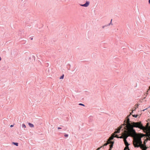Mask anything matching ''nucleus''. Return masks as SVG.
<instances>
[{
    "mask_svg": "<svg viewBox=\"0 0 150 150\" xmlns=\"http://www.w3.org/2000/svg\"><path fill=\"white\" fill-rule=\"evenodd\" d=\"M89 3H90L89 1H86V2L84 4H85V7H88V5H89Z\"/></svg>",
    "mask_w": 150,
    "mask_h": 150,
    "instance_id": "5",
    "label": "nucleus"
},
{
    "mask_svg": "<svg viewBox=\"0 0 150 150\" xmlns=\"http://www.w3.org/2000/svg\"><path fill=\"white\" fill-rule=\"evenodd\" d=\"M148 140H150V137H149Z\"/></svg>",
    "mask_w": 150,
    "mask_h": 150,
    "instance_id": "24",
    "label": "nucleus"
},
{
    "mask_svg": "<svg viewBox=\"0 0 150 150\" xmlns=\"http://www.w3.org/2000/svg\"><path fill=\"white\" fill-rule=\"evenodd\" d=\"M22 126L23 127V128H25L26 127V126L24 124H22Z\"/></svg>",
    "mask_w": 150,
    "mask_h": 150,
    "instance_id": "14",
    "label": "nucleus"
},
{
    "mask_svg": "<svg viewBox=\"0 0 150 150\" xmlns=\"http://www.w3.org/2000/svg\"><path fill=\"white\" fill-rule=\"evenodd\" d=\"M112 19L111 20V21L110 22V23L108 24L107 25H104V26L105 27H107L108 26L110 25L111 24L112 25Z\"/></svg>",
    "mask_w": 150,
    "mask_h": 150,
    "instance_id": "7",
    "label": "nucleus"
},
{
    "mask_svg": "<svg viewBox=\"0 0 150 150\" xmlns=\"http://www.w3.org/2000/svg\"><path fill=\"white\" fill-rule=\"evenodd\" d=\"M105 27L104 26V25L103 26H102V28H104Z\"/></svg>",
    "mask_w": 150,
    "mask_h": 150,
    "instance_id": "21",
    "label": "nucleus"
},
{
    "mask_svg": "<svg viewBox=\"0 0 150 150\" xmlns=\"http://www.w3.org/2000/svg\"><path fill=\"white\" fill-rule=\"evenodd\" d=\"M135 109H134V110H133L132 111V112H133L134 111H135Z\"/></svg>",
    "mask_w": 150,
    "mask_h": 150,
    "instance_id": "25",
    "label": "nucleus"
},
{
    "mask_svg": "<svg viewBox=\"0 0 150 150\" xmlns=\"http://www.w3.org/2000/svg\"><path fill=\"white\" fill-rule=\"evenodd\" d=\"M118 137V135H116V134H115V136H114V137H116V138H118V137Z\"/></svg>",
    "mask_w": 150,
    "mask_h": 150,
    "instance_id": "16",
    "label": "nucleus"
},
{
    "mask_svg": "<svg viewBox=\"0 0 150 150\" xmlns=\"http://www.w3.org/2000/svg\"><path fill=\"white\" fill-rule=\"evenodd\" d=\"M1 60V58L0 57V61Z\"/></svg>",
    "mask_w": 150,
    "mask_h": 150,
    "instance_id": "26",
    "label": "nucleus"
},
{
    "mask_svg": "<svg viewBox=\"0 0 150 150\" xmlns=\"http://www.w3.org/2000/svg\"><path fill=\"white\" fill-rule=\"evenodd\" d=\"M146 109H144V110H143V111H144V110H146Z\"/></svg>",
    "mask_w": 150,
    "mask_h": 150,
    "instance_id": "27",
    "label": "nucleus"
},
{
    "mask_svg": "<svg viewBox=\"0 0 150 150\" xmlns=\"http://www.w3.org/2000/svg\"><path fill=\"white\" fill-rule=\"evenodd\" d=\"M133 144L135 147H140L142 150H146L145 146L142 144V142L141 137L134 140L133 142Z\"/></svg>",
    "mask_w": 150,
    "mask_h": 150,
    "instance_id": "2",
    "label": "nucleus"
},
{
    "mask_svg": "<svg viewBox=\"0 0 150 150\" xmlns=\"http://www.w3.org/2000/svg\"><path fill=\"white\" fill-rule=\"evenodd\" d=\"M102 147V146H101L98 149H97L96 150H99Z\"/></svg>",
    "mask_w": 150,
    "mask_h": 150,
    "instance_id": "15",
    "label": "nucleus"
},
{
    "mask_svg": "<svg viewBox=\"0 0 150 150\" xmlns=\"http://www.w3.org/2000/svg\"><path fill=\"white\" fill-rule=\"evenodd\" d=\"M133 112L132 111V112L130 113V114L128 115V116H129L131 115H132Z\"/></svg>",
    "mask_w": 150,
    "mask_h": 150,
    "instance_id": "20",
    "label": "nucleus"
},
{
    "mask_svg": "<svg viewBox=\"0 0 150 150\" xmlns=\"http://www.w3.org/2000/svg\"><path fill=\"white\" fill-rule=\"evenodd\" d=\"M79 105L83 106H84L85 105L81 103H80L79 104Z\"/></svg>",
    "mask_w": 150,
    "mask_h": 150,
    "instance_id": "13",
    "label": "nucleus"
},
{
    "mask_svg": "<svg viewBox=\"0 0 150 150\" xmlns=\"http://www.w3.org/2000/svg\"><path fill=\"white\" fill-rule=\"evenodd\" d=\"M138 105H137V107H138Z\"/></svg>",
    "mask_w": 150,
    "mask_h": 150,
    "instance_id": "29",
    "label": "nucleus"
},
{
    "mask_svg": "<svg viewBox=\"0 0 150 150\" xmlns=\"http://www.w3.org/2000/svg\"><path fill=\"white\" fill-rule=\"evenodd\" d=\"M112 146H113V145H112V146H111V148H112Z\"/></svg>",
    "mask_w": 150,
    "mask_h": 150,
    "instance_id": "31",
    "label": "nucleus"
},
{
    "mask_svg": "<svg viewBox=\"0 0 150 150\" xmlns=\"http://www.w3.org/2000/svg\"><path fill=\"white\" fill-rule=\"evenodd\" d=\"M28 124L29 126L31 127H34V125L31 123H29Z\"/></svg>",
    "mask_w": 150,
    "mask_h": 150,
    "instance_id": "8",
    "label": "nucleus"
},
{
    "mask_svg": "<svg viewBox=\"0 0 150 150\" xmlns=\"http://www.w3.org/2000/svg\"><path fill=\"white\" fill-rule=\"evenodd\" d=\"M138 116V115H132V116L136 118Z\"/></svg>",
    "mask_w": 150,
    "mask_h": 150,
    "instance_id": "11",
    "label": "nucleus"
},
{
    "mask_svg": "<svg viewBox=\"0 0 150 150\" xmlns=\"http://www.w3.org/2000/svg\"><path fill=\"white\" fill-rule=\"evenodd\" d=\"M57 129H62V128L60 127H57Z\"/></svg>",
    "mask_w": 150,
    "mask_h": 150,
    "instance_id": "19",
    "label": "nucleus"
},
{
    "mask_svg": "<svg viewBox=\"0 0 150 150\" xmlns=\"http://www.w3.org/2000/svg\"><path fill=\"white\" fill-rule=\"evenodd\" d=\"M108 144V143H105L104 144V145H103V146H102V147L107 146Z\"/></svg>",
    "mask_w": 150,
    "mask_h": 150,
    "instance_id": "12",
    "label": "nucleus"
},
{
    "mask_svg": "<svg viewBox=\"0 0 150 150\" xmlns=\"http://www.w3.org/2000/svg\"><path fill=\"white\" fill-rule=\"evenodd\" d=\"M69 135L68 134H66L64 135V136L65 137H68Z\"/></svg>",
    "mask_w": 150,
    "mask_h": 150,
    "instance_id": "17",
    "label": "nucleus"
},
{
    "mask_svg": "<svg viewBox=\"0 0 150 150\" xmlns=\"http://www.w3.org/2000/svg\"><path fill=\"white\" fill-rule=\"evenodd\" d=\"M128 115L126 118V120H125V122L123 125L124 127V128L127 131H131L133 132H135V130L134 129V127L138 128L141 129H144L145 127L141 123V122L139 121L137 122H130L129 119V118Z\"/></svg>",
    "mask_w": 150,
    "mask_h": 150,
    "instance_id": "1",
    "label": "nucleus"
},
{
    "mask_svg": "<svg viewBox=\"0 0 150 150\" xmlns=\"http://www.w3.org/2000/svg\"><path fill=\"white\" fill-rule=\"evenodd\" d=\"M80 6H83V7H85V4H80Z\"/></svg>",
    "mask_w": 150,
    "mask_h": 150,
    "instance_id": "18",
    "label": "nucleus"
},
{
    "mask_svg": "<svg viewBox=\"0 0 150 150\" xmlns=\"http://www.w3.org/2000/svg\"><path fill=\"white\" fill-rule=\"evenodd\" d=\"M12 144H13L16 145V146H18V143L15 142H12Z\"/></svg>",
    "mask_w": 150,
    "mask_h": 150,
    "instance_id": "9",
    "label": "nucleus"
},
{
    "mask_svg": "<svg viewBox=\"0 0 150 150\" xmlns=\"http://www.w3.org/2000/svg\"><path fill=\"white\" fill-rule=\"evenodd\" d=\"M125 133H123V135L122 136L119 137H118V138H124V139H125V137H124V135L125 134H127V131H126V130H125Z\"/></svg>",
    "mask_w": 150,
    "mask_h": 150,
    "instance_id": "6",
    "label": "nucleus"
},
{
    "mask_svg": "<svg viewBox=\"0 0 150 150\" xmlns=\"http://www.w3.org/2000/svg\"><path fill=\"white\" fill-rule=\"evenodd\" d=\"M127 134H125L124 135V137L125 139H124V141L125 145L128 146L129 145L128 142L127 141L126 139L128 137H134L136 133V132H133L131 131H127Z\"/></svg>",
    "mask_w": 150,
    "mask_h": 150,
    "instance_id": "3",
    "label": "nucleus"
},
{
    "mask_svg": "<svg viewBox=\"0 0 150 150\" xmlns=\"http://www.w3.org/2000/svg\"><path fill=\"white\" fill-rule=\"evenodd\" d=\"M13 125H11L10 126V127H13Z\"/></svg>",
    "mask_w": 150,
    "mask_h": 150,
    "instance_id": "22",
    "label": "nucleus"
},
{
    "mask_svg": "<svg viewBox=\"0 0 150 150\" xmlns=\"http://www.w3.org/2000/svg\"><path fill=\"white\" fill-rule=\"evenodd\" d=\"M66 129H63V130H65Z\"/></svg>",
    "mask_w": 150,
    "mask_h": 150,
    "instance_id": "32",
    "label": "nucleus"
},
{
    "mask_svg": "<svg viewBox=\"0 0 150 150\" xmlns=\"http://www.w3.org/2000/svg\"><path fill=\"white\" fill-rule=\"evenodd\" d=\"M64 75L63 74L62 76H61V77H60V79H62L64 78Z\"/></svg>",
    "mask_w": 150,
    "mask_h": 150,
    "instance_id": "10",
    "label": "nucleus"
},
{
    "mask_svg": "<svg viewBox=\"0 0 150 150\" xmlns=\"http://www.w3.org/2000/svg\"><path fill=\"white\" fill-rule=\"evenodd\" d=\"M111 139H113V138H111Z\"/></svg>",
    "mask_w": 150,
    "mask_h": 150,
    "instance_id": "30",
    "label": "nucleus"
},
{
    "mask_svg": "<svg viewBox=\"0 0 150 150\" xmlns=\"http://www.w3.org/2000/svg\"><path fill=\"white\" fill-rule=\"evenodd\" d=\"M149 3L150 4V0H149Z\"/></svg>",
    "mask_w": 150,
    "mask_h": 150,
    "instance_id": "23",
    "label": "nucleus"
},
{
    "mask_svg": "<svg viewBox=\"0 0 150 150\" xmlns=\"http://www.w3.org/2000/svg\"><path fill=\"white\" fill-rule=\"evenodd\" d=\"M33 38H31V40H33Z\"/></svg>",
    "mask_w": 150,
    "mask_h": 150,
    "instance_id": "28",
    "label": "nucleus"
},
{
    "mask_svg": "<svg viewBox=\"0 0 150 150\" xmlns=\"http://www.w3.org/2000/svg\"><path fill=\"white\" fill-rule=\"evenodd\" d=\"M122 127V125L120 126L119 127H118L117 129H116L115 133H119L120 132V130L121 128Z\"/></svg>",
    "mask_w": 150,
    "mask_h": 150,
    "instance_id": "4",
    "label": "nucleus"
}]
</instances>
